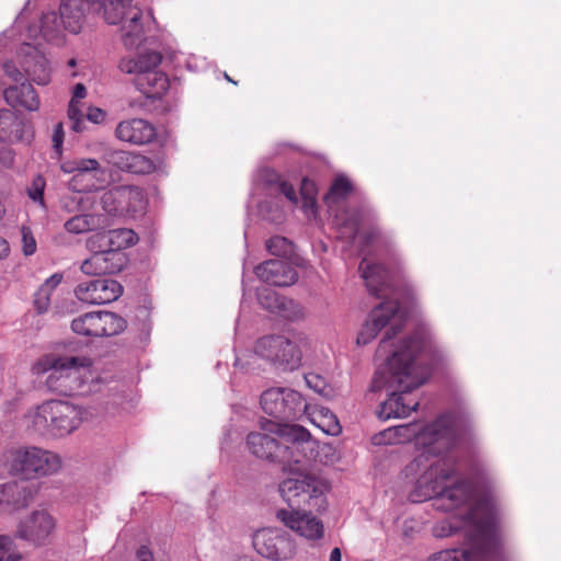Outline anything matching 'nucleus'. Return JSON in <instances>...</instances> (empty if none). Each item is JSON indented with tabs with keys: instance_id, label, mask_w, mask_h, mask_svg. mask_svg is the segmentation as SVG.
Returning <instances> with one entry per match:
<instances>
[{
	"instance_id": "nucleus-38",
	"label": "nucleus",
	"mask_w": 561,
	"mask_h": 561,
	"mask_svg": "<svg viewBox=\"0 0 561 561\" xmlns=\"http://www.w3.org/2000/svg\"><path fill=\"white\" fill-rule=\"evenodd\" d=\"M275 314L289 321H297L304 319L305 310L299 302L283 296Z\"/></svg>"
},
{
	"instance_id": "nucleus-9",
	"label": "nucleus",
	"mask_w": 561,
	"mask_h": 561,
	"mask_svg": "<svg viewBox=\"0 0 561 561\" xmlns=\"http://www.w3.org/2000/svg\"><path fill=\"white\" fill-rule=\"evenodd\" d=\"M329 490L330 485L325 479L301 470L293 471L278 484L279 495L289 508H308L316 513L327 510Z\"/></svg>"
},
{
	"instance_id": "nucleus-43",
	"label": "nucleus",
	"mask_w": 561,
	"mask_h": 561,
	"mask_svg": "<svg viewBox=\"0 0 561 561\" xmlns=\"http://www.w3.org/2000/svg\"><path fill=\"white\" fill-rule=\"evenodd\" d=\"M104 266V259L100 251H95L89 259L84 260L81 264V271L88 275L106 274Z\"/></svg>"
},
{
	"instance_id": "nucleus-45",
	"label": "nucleus",
	"mask_w": 561,
	"mask_h": 561,
	"mask_svg": "<svg viewBox=\"0 0 561 561\" xmlns=\"http://www.w3.org/2000/svg\"><path fill=\"white\" fill-rule=\"evenodd\" d=\"M283 296L270 288H263L257 294L259 304L272 313H275L277 305H279Z\"/></svg>"
},
{
	"instance_id": "nucleus-27",
	"label": "nucleus",
	"mask_w": 561,
	"mask_h": 561,
	"mask_svg": "<svg viewBox=\"0 0 561 561\" xmlns=\"http://www.w3.org/2000/svg\"><path fill=\"white\" fill-rule=\"evenodd\" d=\"M256 276L273 286H290L297 280L294 267L284 260L274 259L256 266Z\"/></svg>"
},
{
	"instance_id": "nucleus-56",
	"label": "nucleus",
	"mask_w": 561,
	"mask_h": 561,
	"mask_svg": "<svg viewBox=\"0 0 561 561\" xmlns=\"http://www.w3.org/2000/svg\"><path fill=\"white\" fill-rule=\"evenodd\" d=\"M329 561H342V553L340 548H334L331 551Z\"/></svg>"
},
{
	"instance_id": "nucleus-14",
	"label": "nucleus",
	"mask_w": 561,
	"mask_h": 561,
	"mask_svg": "<svg viewBox=\"0 0 561 561\" xmlns=\"http://www.w3.org/2000/svg\"><path fill=\"white\" fill-rule=\"evenodd\" d=\"M31 371L44 379L50 391L66 393L70 378V348L66 344L55 346L32 364Z\"/></svg>"
},
{
	"instance_id": "nucleus-53",
	"label": "nucleus",
	"mask_w": 561,
	"mask_h": 561,
	"mask_svg": "<svg viewBox=\"0 0 561 561\" xmlns=\"http://www.w3.org/2000/svg\"><path fill=\"white\" fill-rule=\"evenodd\" d=\"M14 161V153L11 149L3 148L0 150V164L3 167H11Z\"/></svg>"
},
{
	"instance_id": "nucleus-3",
	"label": "nucleus",
	"mask_w": 561,
	"mask_h": 561,
	"mask_svg": "<svg viewBox=\"0 0 561 561\" xmlns=\"http://www.w3.org/2000/svg\"><path fill=\"white\" fill-rule=\"evenodd\" d=\"M409 346L407 342L391 345L385 340L376 351L373 390L387 389L390 392L378 411L382 420L405 417L419 407L411 391L427 380L430 368L426 359L431 354H422L420 345L413 350Z\"/></svg>"
},
{
	"instance_id": "nucleus-46",
	"label": "nucleus",
	"mask_w": 561,
	"mask_h": 561,
	"mask_svg": "<svg viewBox=\"0 0 561 561\" xmlns=\"http://www.w3.org/2000/svg\"><path fill=\"white\" fill-rule=\"evenodd\" d=\"M46 186L45 179L42 175H36L30 186H27V195L34 202L44 206V190Z\"/></svg>"
},
{
	"instance_id": "nucleus-42",
	"label": "nucleus",
	"mask_w": 561,
	"mask_h": 561,
	"mask_svg": "<svg viewBox=\"0 0 561 561\" xmlns=\"http://www.w3.org/2000/svg\"><path fill=\"white\" fill-rule=\"evenodd\" d=\"M131 152L124 150H108L104 154L105 161L123 171L129 170Z\"/></svg>"
},
{
	"instance_id": "nucleus-39",
	"label": "nucleus",
	"mask_w": 561,
	"mask_h": 561,
	"mask_svg": "<svg viewBox=\"0 0 561 561\" xmlns=\"http://www.w3.org/2000/svg\"><path fill=\"white\" fill-rule=\"evenodd\" d=\"M100 252L104 259V266H106L104 270L106 274L117 273L126 265L127 259L122 251L108 248L106 250H100Z\"/></svg>"
},
{
	"instance_id": "nucleus-34",
	"label": "nucleus",
	"mask_w": 561,
	"mask_h": 561,
	"mask_svg": "<svg viewBox=\"0 0 561 561\" xmlns=\"http://www.w3.org/2000/svg\"><path fill=\"white\" fill-rule=\"evenodd\" d=\"M92 4H100L103 9V15L108 24H119L128 18L131 9H139L133 5V0H87Z\"/></svg>"
},
{
	"instance_id": "nucleus-15",
	"label": "nucleus",
	"mask_w": 561,
	"mask_h": 561,
	"mask_svg": "<svg viewBox=\"0 0 561 561\" xmlns=\"http://www.w3.org/2000/svg\"><path fill=\"white\" fill-rule=\"evenodd\" d=\"M70 404L65 400H49L36 407L26 416L28 430L42 436L61 437L69 433Z\"/></svg>"
},
{
	"instance_id": "nucleus-25",
	"label": "nucleus",
	"mask_w": 561,
	"mask_h": 561,
	"mask_svg": "<svg viewBox=\"0 0 561 561\" xmlns=\"http://www.w3.org/2000/svg\"><path fill=\"white\" fill-rule=\"evenodd\" d=\"M34 138L31 123L26 122L15 112L0 110V140L9 144H30Z\"/></svg>"
},
{
	"instance_id": "nucleus-31",
	"label": "nucleus",
	"mask_w": 561,
	"mask_h": 561,
	"mask_svg": "<svg viewBox=\"0 0 561 561\" xmlns=\"http://www.w3.org/2000/svg\"><path fill=\"white\" fill-rule=\"evenodd\" d=\"M4 99L12 107H22L34 112L39 108L41 101L32 84L22 82L20 85H10L3 92Z\"/></svg>"
},
{
	"instance_id": "nucleus-40",
	"label": "nucleus",
	"mask_w": 561,
	"mask_h": 561,
	"mask_svg": "<svg viewBox=\"0 0 561 561\" xmlns=\"http://www.w3.org/2000/svg\"><path fill=\"white\" fill-rule=\"evenodd\" d=\"M267 251L276 256H287L293 253V244L284 237H273L266 242Z\"/></svg>"
},
{
	"instance_id": "nucleus-11",
	"label": "nucleus",
	"mask_w": 561,
	"mask_h": 561,
	"mask_svg": "<svg viewBox=\"0 0 561 561\" xmlns=\"http://www.w3.org/2000/svg\"><path fill=\"white\" fill-rule=\"evenodd\" d=\"M255 358L294 370L300 366L302 353L296 342L284 335L271 334L260 337L254 343L252 351L238 353L234 366L245 370L254 368Z\"/></svg>"
},
{
	"instance_id": "nucleus-21",
	"label": "nucleus",
	"mask_w": 561,
	"mask_h": 561,
	"mask_svg": "<svg viewBox=\"0 0 561 561\" xmlns=\"http://www.w3.org/2000/svg\"><path fill=\"white\" fill-rule=\"evenodd\" d=\"M56 528L57 520L47 510H35L19 522L15 536L34 546H43Z\"/></svg>"
},
{
	"instance_id": "nucleus-22",
	"label": "nucleus",
	"mask_w": 561,
	"mask_h": 561,
	"mask_svg": "<svg viewBox=\"0 0 561 561\" xmlns=\"http://www.w3.org/2000/svg\"><path fill=\"white\" fill-rule=\"evenodd\" d=\"M75 293L77 298L83 302L102 305L118 299L123 294V287L114 279L95 278L79 284Z\"/></svg>"
},
{
	"instance_id": "nucleus-4",
	"label": "nucleus",
	"mask_w": 561,
	"mask_h": 561,
	"mask_svg": "<svg viewBox=\"0 0 561 561\" xmlns=\"http://www.w3.org/2000/svg\"><path fill=\"white\" fill-rule=\"evenodd\" d=\"M413 440L420 454L405 467V476L420 477L434 461L455 457L449 451L458 444L459 430L454 415L444 414L428 424L409 423L386 428L373 437L375 445L404 444Z\"/></svg>"
},
{
	"instance_id": "nucleus-36",
	"label": "nucleus",
	"mask_w": 561,
	"mask_h": 561,
	"mask_svg": "<svg viewBox=\"0 0 561 561\" xmlns=\"http://www.w3.org/2000/svg\"><path fill=\"white\" fill-rule=\"evenodd\" d=\"M107 243H110V248L117 249L122 251V249L129 248L137 243L138 236L137 233L128 228H118L107 231Z\"/></svg>"
},
{
	"instance_id": "nucleus-2",
	"label": "nucleus",
	"mask_w": 561,
	"mask_h": 561,
	"mask_svg": "<svg viewBox=\"0 0 561 561\" xmlns=\"http://www.w3.org/2000/svg\"><path fill=\"white\" fill-rule=\"evenodd\" d=\"M359 272L368 291L386 300L371 310L368 320L357 335V345H367L377 336L380 330L388 328L380 343L385 340H388L391 345L407 342L410 350L420 345L422 346V354L436 353L437 347L433 342L431 332L425 328L419 329L409 336L396 339L397 332L408 317V311L402 305L416 301L414 289L408 287L404 293H398L393 284L394 276L385 266L366 257L360 262Z\"/></svg>"
},
{
	"instance_id": "nucleus-55",
	"label": "nucleus",
	"mask_w": 561,
	"mask_h": 561,
	"mask_svg": "<svg viewBox=\"0 0 561 561\" xmlns=\"http://www.w3.org/2000/svg\"><path fill=\"white\" fill-rule=\"evenodd\" d=\"M10 253V247L7 240L0 237V260L5 259Z\"/></svg>"
},
{
	"instance_id": "nucleus-23",
	"label": "nucleus",
	"mask_w": 561,
	"mask_h": 561,
	"mask_svg": "<svg viewBox=\"0 0 561 561\" xmlns=\"http://www.w3.org/2000/svg\"><path fill=\"white\" fill-rule=\"evenodd\" d=\"M37 491L38 486L27 481H13L0 485V514H10L26 507Z\"/></svg>"
},
{
	"instance_id": "nucleus-33",
	"label": "nucleus",
	"mask_w": 561,
	"mask_h": 561,
	"mask_svg": "<svg viewBox=\"0 0 561 561\" xmlns=\"http://www.w3.org/2000/svg\"><path fill=\"white\" fill-rule=\"evenodd\" d=\"M137 89L147 98L159 99L169 88L167 75L159 69L146 76L135 78Z\"/></svg>"
},
{
	"instance_id": "nucleus-19",
	"label": "nucleus",
	"mask_w": 561,
	"mask_h": 561,
	"mask_svg": "<svg viewBox=\"0 0 561 561\" xmlns=\"http://www.w3.org/2000/svg\"><path fill=\"white\" fill-rule=\"evenodd\" d=\"M127 321L111 311H89L72 319V332L91 337H107L121 334Z\"/></svg>"
},
{
	"instance_id": "nucleus-8",
	"label": "nucleus",
	"mask_w": 561,
	"mask_h": 561,
	"mask_svg": "<svg viewBox=\"0 0 561 561\" xmlns=\"http://www.w3.org/2000/svg\"><path fill=\"white\" fill-rule=\"evenodd\" d=\"M110 387L113 397L110 404L113 409L123 408L129 411L138 401L134 388L127 382L119 381L110 370H100L89 357L72 356V394L88 396L100 391L103 386Z\"/></svg>"
},
{
	"instance_id": "nucleus-24",
	"label": "nucleus",
	"mask_w": 561,
	"mask_h": 561,
	"mask_svg": "<svg viewBox=\"0 0 561 561\" xmlns=\"http://www.w3.org/2000/svg\"><path fill=\"white\" fill-rule=\"evenodd\" d=\"M261 432L250 433L247 438V445L250 451L257 458L268 459L272 461H279V459H287L289 456L288 449H282V439L268 431H264L260 426Z\"/></svg>"
},
{
	"instance_id": "nucleus-49",
	"label": "nucleus",
	"mask_w": 561,
	"mask_h": 561,
	"mask_svg": "<svg viewBox=\"0 0 561 561\" xmlns=\"http://www.w3.org/2000/svg\"><path fill=\"white\" fill-rule=\"evenodd\" d=\"M305 380L307 386L314 392L323 397H329L331 389L322 377L316 374H308L305 376Z\"/></svg>"
},
{
	"instance_id": "nucleus-12",
	"label": "nucleus",
	"mask_w": 561,
	"mask_h": 561,
	"mask_svg": "<svg viewBox=\"0 0 561 561\" xmlns=\"http://www.w3.org/2000/svg\"><path fill=\"white\" fill-rule=\"evenodd\" d=\"M261 427L264 431L276 433L282 439V449H288L289 457L287 459H279L278 462L284 465L285 470L293 471L300 470L299 468H291L293 465H300L305 461H310L317 449V443L312 439L308 430L301 425L296 424H279L273 420H261Z\"/></svg>"
},
{
	"instance_id": "nucleus-52",
	"label": "nucleus",
	"mask_w": 561,
	"mask_h": 561,
	"mask_svg": "<svg viewBox=\"0 0 561 561\" xmlns=\"http://www.w3.org/2000/svg\"><path fill=\"white\" fill-rule=\"evenodd\" d=\"M106 113L94 106L88 107L87 112L83 113V116L81 118L80 125L83 123L84 118H87L89 122L93 124H101L105 121ZM82 130V127L80 126V129L78 131Z\"/></svg>"
},
{
	"instance_id": "nucleus-6",
	"label": "nucleus",
	"mask_w": 561,
	"mask_h": 561,
	"mask_svg": "<svg viewBox=\"0 0 561 561\" xmlns=\"http://www.w3.org/2000/svg\"><path fill=\"white\" fill-rule=\"evenodd\" d=\"M352 188V183L346 176L337 175L324 196V202L330 215L333 216L332 225L337 238L357 250H363L377 237L378 230L373 226L374 215L369 209L346 206V198Z\"/></svg>"
},
{
	"instance_id": "nucleus-35",
	"label": "nucleus",
	"mask_w": 561,
	"mask_h": 561,
	"mask_svg": "<svg viewBox=\"0 0 561 561\" xmlns=\"http://www.w3.org/2000/svg\"><path fill=\"white\" fill-rule=\"evenodd\" d=\"M62 275L56 273L51 275L46 282L38 288L34 298V306L39 313L46 312L50 305V296L56 287L61 283Z\"/></svg>"
},
{
	"instance_id": "nucleus-17",
	"label": "nucleus",
	"mask_w": 561,
	"mask_h": 561,
	"mask_svg": "<svg viewBox=\"0 0 561 561\" xmlns=\"http://www.w3.org/2000/svg\"><path fill=\"white\" fill-rule=\"evenodd\" d=\"M100 207L111 217L136 218L145 213L147 201L138 187L116 186L102 194Z\"/></svg>"
},
{
	"instance_id": "nucleus-37",
	"label": "nucleus",
	"mask_w": 561,
	"mask_h": 561,
	"mask_svg": "<svg viewBox=\"0 0 561 561\" xmlns=\"http://www.w3.org/2000/svg\"><path fill=\"white\" fill-rule=\"evenodd\" d=\"M161 165V160H152L147 156L131 152L128 172L135 174H149L160 170Z\"/></svg>"
},
{
	"instance_id": "nucleus-13",
	"label": "nucleus",
	"mask_w": 561,
	"mask_h": 561,
	"mask_svg": "<svg viewBox=\"0 0 561 561\" xmlns=\"http://www.w3.org/2000/svg\"><path fill=\"white\" fill-rule=\"evenodd\" d=\"M60 467V457L50 450L33 446L11 451L10 470L23 481L54 474Z\"/></svg>"
},
{
	"instance_id": "nucleus-50",
	"label": "nucleus",
	"mask_w": 561,
	"mask_h": 561,
	"mask_svg": "<svg viewBox=\"0 0 561 561\" xmlns=\"http://www.w3.org/2000/svg\"><path fill=\"white\" fill-rule=\"evenodd\" d=\"M21 236H22V249L23 253L26 256L33 255L36 251V241L35 238L27 227H22L21 229Z\"/></svg>"
},
{
	"instance_id": "nucleus-48",
	"label": "nucleus",
	"mask_w": 561,
	"mask_h": 561,
	"mask_svg": "<svg viewBox=\"0 0 561 561\" xmlns=\"http://www.w3.org/2000/svg\"><path fill=\"white\" fill-rule=\"evenodd\" d=\"M313 183L308 180H304L301 188V194L304 196L302 207L307 216L316 215V198L311 193Z\"/></svg>"
},
{
	"instance_id": "nucleus-16",
	"label": "nucleus",
	"mask_w": 561,
	"mask_h": 561,
	"mask_svg": "<svg viewBox=\"0 0 561 561\" xmlns=\"http://www.w3.org/2000/svg\"><path fill=\"white\" fill-rule=\"evenodd\" d=\"M260 404L262 410L279 424L299 419L306 410V400L302 394L287 387L265 390L261 394Z\"/></svg>"
},
{
	"instance_id": "nucleus-5",
	"label": "nucleus",
	"mask_w": 561,
	"mask_h": 561,
	"mask_svg": "<svg viewBox=\"0 0 561 561\" xmlns=\"http://www.w3.org/2000/svg\"><path fill=\"white\" fill-rule=\"evenodd\" d=\"M67 0L60 5V13L48 12L43 15L41 27L30 25L25 34H21L22 45L18 53V62L7 61L3 65L5 75L15 82L31 79L37 84H46L49 81L50 70L45 55L38 49L37 44H32L31 39H37L42 35L47 42L57 45L64 43L66 36L65 12L67 11Z\"/></svg>"
},
{
	"instance_id": "nucleus-51",
	"label": "nucleus",
	"mask_w": 561,
	"mask_h": 561,
	"mask_svg": "<svg viewBox=\"0 0 561 561\" xmlns=\"http://www.w3.org/2000/svg\"><path fill=\"white\" fill-rule=\"evenodd\" d=\"M107 238V231L93 233L87 239V248L98 251L106 250L110 248Z\"/></svg>"
},
{
	"instance_id": "nucleus-29",
	"label": "nucleus",
	"mask_w": 561,
	"mask_h": 561,
	"mask_svg": "<svg viewBox=\"0 0 561 561\" xmlns=\"http://www.w3.org/2000/svg\"><path fill=\"white\" fill-rule=\"evenodd\" d=\"M499 550H485L472 548V543H466L463 548H450L433 553L427 561H485L494 556Z\"/></svg>"
},
{
	"instance_id": "nucleus-47",
	"label": "nucleus",
	"mask_w": 561,
	"mask_h": 561,
	"mask_svg": "<svg viewBox=\"0 0 561 561\" xmlns=\"http://www.w3.org/2000/svg\"><path fill=\"white\" fill-rule=\"evenodd\" d=\"M65 140V130L62 123H58L51 135V142H53V151L50 158L59 161L62 154V144Z\"/></svg>"
},
{
	"instance_id": "nucleus-18",
	"label": "nucleus",
	"mask_w": 561,
	"mask_h": 561,
	"mask_svg": "<svg viewBox=\"0 0 561 561\" xmlns=\"http://www.w3.org/2000/svg\"><path fill=\"white\" fill-rule=\"evenodd\" d=\"M253 547L261 557L271 561H289L298 550L296 540L277 527L256 530L253 535Z\"/></svg>"
},
{
	"instance_id": "nucleus-26",
	"label": "nucleus",
	"mask_w": 561,
	"mask_h": 561,
	"mask_svg": "<svg viewBox=\"0 0 561 561\" xmlns=\"http://www.w3.org/2000/svg\"><path fill=\"white\" fill-rule=\"evenodd\" d=\"M115 136L121 141L140 146L154 139L156 128L146 119L129 118L118 123Z\"/></svg>"
},
{
	"instance_id": "nucleus-58",
	"label": "nucleus",
	"mask_w": 561,
	"mask_h": 561,
	"mask_svg": "<svg viewBox=\"0 0 561 561\" xmlns=\"http://www.w3.org/2000/svg\"><path fill=\"white\" fill-rule=\"evenodd\" d=\"M4 213V207L3 205L0 203V217L2 216V214Z\"/></svg>"
},
{
	"instance_id": "nucleus-1",
	"label": "nucleus",
	"mask_w": 561,
	"mask_h": 561,
	"mask_svg": "<svg viewBox=\"0 0 561 561\" xmlns=\"http://www.w3.org/2000/svg\"><path fill=\"white\" fill-rule=\"evenodd\" d=\"M457 476L456 457H444L432 462L416 478L411 501L432 500L436 511L451 514L434 525V537L461 534L466 543H472V548L482 546L485 550H499L500 515L494 499L479 492L471 482L456 479Z\"/></svg>"
},
{
	"instance_id": "nucleus-32",
	"label": "nucleus",
	"mask_w": 561,
	"mask_h": 561,
	"mask_svg": "<svg viewBox=\"0 0 561 561\" xmlns=\"http://www.w3.org/2000/svg\"><path fill=\"white\" fill-rule=\"evenodd\" d=\"M304 415L308 417L311 424L327 435L336 436L342 432V426L336 415L325 407L312 405L306 402Z\"/></svg>"
},
{
	"instance_id": "nucleus-57",
	"label": "nucleus",
	"mask_w": 561,
	"mask_h": 561,
	"mask_svg": "<svg viewBox=\"0 0 561 561\" xmlns=\"http://www.w3.org/2000/svg\"><path fill=\"white\" fill-rule=\"evenodd\" d=\"M23 23V20L21 16L18 18L16 22H15V27H20Z\"/></svg>"
},
{
	"instance_id": "nucleus-10",
	"label": "nucleus",
	"mask_w": 561,
	"mask_h": 561,
	"mask_svg": "<svg viewBox=\"0 0 561 561\" xmlns=\"http://www.w3.org/2000/svg\"><path fill=\"white\" fill-rule=\"evenodd\" d=\"M254 192L252 203H256L260 215L271 221L280 219L283 213V197L290 204L298 202V195L293 185L283 181L273 169L259 168L253 175Z\"/></svg>"
},
{
	"instance_id": "nucleus-54",
	"label": "nucleus",
	"mask_w": 561,
	"mask_h": 561,
	"mask_svg": "<svg viewBox=\"0 0 561 561\" xmlns=\"http://www.w3.org/2000/svg\"><path fill=\"white\" fill-rule=\"evenodd\" d=\"M137 561H153L152 552L146 547L141 546L136 553Z\"/></svg>"
},
{
	"instance_id": "nucleus-59",
	"label": "nucleus",
	"mask_w": 561,
	"mask_h": 561,
	"mask_svg": "<svg viewBox=\"0 0 561 561\" xmlns=\"http://www.w3.org/2000/svg\"><path fill=\"white\" fill-rule=\"evenodd\" d=\"M69 226H70V220H68V221H66V222H65V228H66V229H69Z\"/></svg>"
},
{
	"instance_id": "nucleus-28",
	"label": "nucleus",
	"mask_w": 561,
	"mask_h": 561,
	"mask_svg": "<svg viewBox=\"0 0 561 561\" xmlns=\"http://www.w3.org/2000/svg\"><path fill=\"white\" fill-rule=\"evenodd\" d=\"M162 61V56L157 50H145L134 57L123 58L119 62V69L128 75H135L136 78L146 76L149 72L158 70Z\"/></svg>"
},
{
	"instance_id": "nucleus-30",
	"label": "nucleus",
	"mask_w": 561,
	"mask_h": 561,
	"mask_svg": "<svg viewBox=\"0 0 561 561\" xmlns=\"http://www.w3.org/2000/svg\"><path fill=\"white\" fill-rule=\"evenodd\" d=\"M144 14L140 9H131L127 19L121 22V37L128 49H135L145 41Z\"/></svg>"
},
{
	"instance_id": "nucleus-44",
	"label": "nucleus",
	"mask_w": 561,
	"mask_h": 561,
	"mask_svg": "<svg viewBox=\"0 0 561 561\" xmlns=\"http://www.w3.org/2000/svg\"><path fill=\"white\" fill-rule=\"evenodd\" d=\"M87 96V89L82 83H77L72 88V130H79L80 129V122L83 116V112L79 110L76 104L75 100H81Z\"/></svg>"
},
{
	"instance_id": "nucleus-7",
	"label": "nucleus",
	"mask_w": 561,
	"mask_h": 561,
	"mask_svg": "<svg viewBox=\"0 0 561 561\" xmlns=\"http://www.w3.org/2000/svg\"><path fill=\"white\" fill-rule=\"evenodd\" d=\"M108 180V171L95 159H79L72 162V203L78 206V214L72 215V233H82L108 225L107 218L91 211L95 196L91 193L103 187Z\"/></svg>"
},
{
	"instance_id": "nucleus-41",
	"label": "nucleus",
	"mask_w": 561,
	"mask_h": 561,
	"mask_svg": "<svg viewBox=\"0 0 561 561\" xmlns=\"http://www.w3.org/2000/svg\"><path fill=\"white\" fill-rule=\"evenodd\" d=\"M22 556L14 540L9 536H0V561H21Z\"/></svg>"
},
{
	"instance_id": "nucleus-20",
	"label": "nucleus",
	"mask_w": 561,
	"mask_h": 561,
	"mask_svg": "<svg viewBox=\"0 0 561 561\" xmlns=\"http://www.w3.org/2000/svg\"><path fill=\"white\" fill-rule=\"evenodd\" d=\"M308 508H280L276 512V518L286 528L299 537L316 542L324 536L323 522Z\"/></svg>"
}]
</instances>
